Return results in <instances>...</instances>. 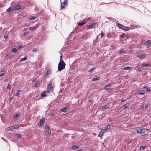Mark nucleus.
Wrapping results in <instances>:
<instances>
[{"instance_id": "obj_57", "label": "nucleus", "mask_w": 151, "mask_h": 151, "mask_svg": "<svg viewBox=\"0 0 151 151\" xmlns=\"http://www.w3.org/2000/svg\"><path fill=\"white\" fill-rule=\"evenodd\" d=\"M4 38L7 39L8 38V37L7 36L4 35Z\"/></svg>"}, {"instance_id": "obj_44", "label": "nucleus", "mask_w": 151, "mask_h": 151, "mask_svg": "<svg viewBox=\"0 0 151 151\" xmlns=\"http://www.w3.org/2000/svg\"><path fill=\"white\" fill-rule=\"evenodd\" d=\"M127 104H126L124 105H123L122 107V109H124L127 108L128 106V105H127Z\"/></svg>"}, {"instance_id": "obj_42", "label": "nucleus", "mask_w": 151, "mask_h": 151, "mask_svg": "<svg viewBox=\"0 0 151 151\" xmlns=\"http://www.w3.org/2000/svg\"><path fill=\"white\" fill-rule=\"evenodd\" d=\"M40 86V82H37L35 85L36 87H39Z\"/></svg>"}, {"instance_id": "obj_61", "label": "nucleus", "mask_w": 151, "mask_h": 151, "mask_svg": "<svg viewBox=\"0 0 151 151\" xmlns=\"http://www.w3.org/2000/svg\"><path fill=\"white\" fill-rule=\"evenodd\" d=\"M2 139H3L4 141H6V139L4 138L3 137H2Z\"/></svg>"}, {"instance_id": "obj_36", "label": "nucleus", "mask_w": 151, "mask_h": 151, "mask_svg": "<svg viewBox=\"0 0 151 151\" xmlns=\"http://www.w3.org/2000/svg\"><path fill=\"white\" fill-rule=\"evenodd\" d=\"M44 123V122L43 121L42 119L40 121V122H39L40 125V126H41Z\"/></svg>"}, {"instance_id": "obj_15", "label": "nucleus", "mask_w": 151, "mask_h": 151, "mask_svg": "<svg viewBox=\"0 0 151 151\" xmlns=\"http://www.w3.org/2000/svg\"><path fill=\"white\" fill-rule=\"evenodd\" d=\"M118 52L119 54H121L122 53H126V50L122 49L121 50H119Z\"/></svg>"}, {"instance_id": "obj_14", "label": "nucleus", "mask_w": 151, "mask_h": 151, "mask_svg": "<svg viewBox=\"0 0 151 151\" xmlns=\"http://www.w3.org/2000/svg\"><path fill=\"white\" fill-rule=\"evenodd\" d=\"M14 126H12L11 127H9L6 128V131H12L14 129Z\"/></svg>"}, {"instance_id": "obj_6", "label": "nucleus", "mask_w": 151, "mask_h": 151, "mask_svg": "<svg viewBox=\"0 0 151 151\" xmlns=\"http://www.w3.org/2000/svg\"><path fill=\"white\" fill-rule=\"evenodd\" d=\"M61 2V9H62L66 6L67 1L66 0L64 1L62 3Z\"/></svg>"}, {"instance_id": "obj_18", "label": "nucleus", "mask_w": 151, "mask_h": 151, "mask_svg": "<svg viewBox=\"0 0 151 151\" xmlns=\"http://www.w3.org/2000/svg\"><path fill=\"white\" fill-rule=\"evenodd\" d=\"M99 80V78L98 77H97L96 78H93L92 79V82H95L97 80Z\"/></svg>"}, {"instance_id": "obj_47", "label": "nucleus", "mask_w": 151, "mask_h": 151, "mask_svg": "<svg viewBox=\"0 0 151 151\" xmlns=\"http://www.w3.org/2000/svg\"><path fill=\"white\" fill-rule=\"evenodd\" d=\"M106 129H110V125L109 124H108L106 127Z\"/></svg>"}, {"instance_id": "obj_48", "label": "nucleus", "mask_w": 151, "mask_h": 151, "mask_svg": "<svg viewBox=\"0 0 151 151\" xmlns=\"http://www.w3.org/2000/svg\"><path fill=\"white\" fill-rule=\"evenodd\" d=\"M101 38H102L104 36V34L103 32H101Z\"/></svg>"}, {"instance_id": "obj_24", "label": "nucleus", "mask_w": 151, "mask_h": 151, "mask_svg": "<svg viewBox=\"0 0 151 151\" xmlns=\"http://www.w3.org/2000/svg\"><path fill=\"white\" fill-rule=\"evenodd\" d=\"M150 64H147L145 63H143V64L142 65V66L143 67H148L150 66Z\"/></svg>"}, {"instance_id": "obj_13", "label": "nucleus", "mask_w": 151, "mask_h": 151, "mask_svg": "<svg viewBox=\"0 0 151 151\" xmlns=\"http://www.w3.org/2000/svg\"><path fill=\"white\" fill-rule=\"evenodd\" d=\"M96 24L94 23L92 24H89L87 26V27L89 29L93 28V27L95 26Z\"/></svg>"}, {"instance_id": "obj_54", "label": "nucleus", "mask_w": 151, "mask_h": 151, "mask_svg": "<svg viewBox=\"0 0 151 151\" xmlns=\"http://www.w3.org/2000/svg\"><path fill=\"white\" fill-rule=\"evenodd\" d=\"M9 57V54L8 53L7 54V55L6 56L5 58H8Z\"/></svg>"}, {"instance_id": "obj_55", "label": "nucleus", "mask_w": 151, "mask_h": 151, "mask_svg": "<svg viewBox=\"0 0 151 151\" xmlns=\"http://www.w3.org/2000/svg\"><path fill=\"white\" fill-rule=\"evenodd\" d=\"M54 115V114L53 113H51L50 114V116H53Z\"/></svg>"}, {"instance_id": "obj_19", "label": "nucleus", "mask_w": 151, "mask_h": 151, "mask_svg": "<svg viewBox=\"0 0 151 151\" xmlns=\"http://www.w3.org/2000/svg\"><path fill=\"white\" fill-rule=\"evenodd\" d=\"M122 29L126 31H128L129 30V27L127 26H124L123 29Z\"/></svg>"}, {"instance_id": "obj_2", "label": "nucleus", "mask_w": 151, "mask_h": 151, "mask_svg": "<svg viewBox=\"0 0 151 151\" xmlns=\"http://www.w3.org/2000/svg\"><path fill=\"white\" fill-rule=\"evenodd\" d=\"M141 131L140 134L143 136H145L147 135L149 132V130L145 128H141Z\"/></svg>"}, {"instance_id": "obj_38", "label": "nucleus", "mask_w": 151, "mask_h": 151, "mask_svg": "<svg viewBox=\"0 0 151 151\" xmlns=\"http://www.w3.org/2000/svg\"><path fill=\"white\" fill-rule=\"evenodd\" d=\"M22 137V136L21 135H19V134H16L15 136V137L16 138H21Z\"/></svg>"}, {"instance_id": "obj_22", "label": "nucleus", "mask_w": 151, "mask_h": 151, "mask_svg": "<svg viewBox=\"0 0 151 151\" xmlns=\"http://www.w3.org/2000/svg\"><path fill=\"white\" fill-rule=\"evenodd\" d=\"M71 150H73L78 149V147L76 145H73L71 147Z\"/></svg>"}, {"instance_id": "obj_20", "label": "nucleus", "mask_w": 151, "mask_h": 151, "mask_svg": "<svg viewBox=\"0 0 151 151\" xmlns=\"http://www.w3.org/2000/svg\"><path fill=\"white\" fill-rule=\"evenodd\" d=\"M109 83H108L107 85H106L105 86L104 88L105 90H108L109 89L111 86H110V85H109Z\"/></svg>"}, {"instance_id": "obj_10", "label": "nucleus", "mask_w": 151, "mask_h": 151, "mask_svg": "<svg viewBox=\"0 0 151 151\" xmlns=\"http://www.w3.org/2000/svg\"><path fill=\"white\" fill-rule=\"evenodd\" d=\"M15 10H19L20 9V5L19 4H17L15 5L14 6V8Z\"/></svg>"}, {"instance_id": "obj_51", "label": "nucleus", "mask_w": 151, "mask_h": 151, "mask_svg": "<svg viewBox=\"0 0 151 151\" xmlns=\"http://www.w3.org/2000/svg\"><path fill=\"white\" fill-rule=\"evenodd\" d=\"M38 50V49H37V48H35V49H34L32 51L33 52H35V51H37Z\"/></svg>"}, {"instance_id": "obj_4", "label": "nucleus", "mask_w": 151, "mask_h": 151, "mask_svg": "<svg viewBox=\"0 0 151 151\" xmlns=\"http://www.w3.org/2000/svg\"><path fill=\"white\" fill-rule=\"evenodd\" d=\"M141 127H137L134 128L133 129V133L134 134L136 133L140 134L141 129Z\"/></svg>"}, {"instance_id": "obj_45", "label": "nucleus", "mask_w": 151, "mask_h": 151, "mask_svg": "<svg viewBox=\"0 0 151 151\" xmlns=\"http://www.w3.org/2000/svg\"><path fill=\"white\" fill-rule=\"evenodd\" d=\"M126 36L125 34H123L120 35V37L121 38H124Z\"/></svg>"}, {"instance_id": "obj_25", "label": "nucleus", "mask_w": 151, "mask_h": 151, "mask_svg": "<svg viewBox=\"0 0 151 151\" xmlns=\"http://www.w3.org/2000/svg\"><path fill=\"white\" fill-rule=\"evenodd\" d=\"M96 68V66L93 67L88 71V72L90 73H92L94 70Z\"/></svg>"}, {"instance_id": "obj_26", "label": "nucleus", "mask_w": 151, "mask_h": 151, "mask_svg": "<svg viewBox=\"0 0 151 151\" xmlns=\"http://www.w3.org/2000/svg\"><path fill=\"white\" fill-rule=\"evenodd\" d=\"M85 23L86 22H83L82 23L79 22L78 23V26H82L85 24Z\"/></svg>"}, {"instance_id": "obj_40", "label": "nucleus", "mask_w": 151, "mask_h": 151, "mask_svg": "<svg viewBox=\"0 0 151 151\" xmlns=\"http://www.w3.org/2000/svg\"><path fill=\"white\" fill-rule=\"evenodd\" d=\"M12 8L11 7H10L6 10V12H10L12 11Z\"/></svg>"}, {"instance_id": "obj_34", "label": "nucleus", "mask_w": 151, "mask_h": 151, "mask_svg": "<svg viewBox=\"0 0 151 151\" xmlns=\"http://www.w3.org/2000/svg\"><path fill=\"white\" fill-rule=\"evenodd\" d=\"M146 147L145 146H141L140 147V149L141 150H143Z\"/></svg>"}, {"instance_id": "obj_35", "label": "nucleus", "mask_w": 151, "mask_h": 151, "mask_svg": "<svg viewBox=\"0 0 151 151\" xmlns=\"http://www.w3.org/2000/svg\"><path fill=\"white\" fill-rule=\"evenodd\" d=\"M68 123L66 122H64L61 124V126L63 127L67 125Z\"/></svg>"}, {"instance_id": "obj_59", "label": "nucleus", "mask_w": 151, "mask_h": 151, "mask_svg": "<svg viewBox=\"0 0 151 151\" xmlns=\"http://www.w3.org/2000/svg\"><path fill=\"white\" fill-rule=\"evenodd\" d=\"M91 19V18L90 17H89L88 18H87V21H89V20H90Z\"/></svg>"}, {"instance_id": "obj_27", "label": "nucleus", "mask_w": 151, "mask_h": 151, "mask_svg": "<svg viewBox=\"0 0 151 151\" xmlns=\"http://www.w3.org/2000/svg\"><path fill=\"white\" fill-rule=\"evenodd\" d=\"M17 51V50L16 48H13L12 49L11 52L14 53H15Z\"/></svg>"}, {"instance_id": "obj_29", "label": "nucleus", "mask_w": 151, "mask_h": 151, "mask_svg": "<svg viewBox=\"0 0 151 151\" xmlns=\"http://www.w3.org/2000/svg\"><path fill=\"white\" fill-rule=\"evenodd\" d=\"M132 69V68L129 67H126L123 68V70H130Z\"/></svg>"}, {"instance_id": "obj_39", "label": "nucleus", "mask_w": 151, "mask_h": 151, "mask_svg": "<svg viewBox=\"0 0 151 151\" xmlns=\"http://www.w3.org/2000/svg\"><path fill=\"white\" fill-rule=\"evenodd\" d=\"M5 75V73L3 71L0 72V77L4 76Z\"/></svg>"}, {"instance_id": "obj_16", "label": "nucleus", "mask_w": 151, "mask_h": 151, "mask_svg": "<svg viewBox=\"0 0 151 151\" xmlns=\"http://www.w3.org/2000/svg\"><path fill=\"white\" fill-rule=\"evenodd\" d=\"M116 25L117 27H118L119 28L121 29H123L124 26L122 25V24H119V23H117V24Z\"/></svg>"}, {"instance_id": "obj_1", "label": "nucleus", "mask_w": 151, "mask_h": 151, "mask_svg": "<svg viewBox=\"0 0 151 151\" xmlns=\"http://www.w3.org/2000/svg\"><path fill=\"white\" fill-rule=\"evenodd\" d=\"M62 56L61 55L60 57V61L58 65V70L59 71H60L64 69L65 66V62L63 61L62 59Z\"/></svg>"}, {"instance_id": "obj_11", "label": "nucleus", "mask_w": 151, "mask_h": 151, "mask_svg": "<svg viewBox=\"0 0 151 151\" xmlns=\"http://www.w3.org/2000/svg\"><path fill=\"white\" fill-rule=\"evenodd\" d=\"M16 91V92L14 93V95L15 96H18L19 95V94L20 92L21 91H19V90H17Z\"/></svg>"}, {"instance_id": "obj_23", "label": "nucleus", "mask_w": 151, "mask_h": 151, "mask_svg": "<svg viewBox=\"0 0 151 151\" xmlns=\"http://www.w3.org/2000/svg\"><path fill=\"white\" fill-rule=\"evenodd\" d=\"M20 116V115L19 114H17L14 115L13 116V118L14 119H15L17 117H19Z\"/></svg>"}, {"instance_id": "obj_60", "label": "nucleus", "mask_w": 151, "mask_h": 151, "mask_svg": "<svg viewBox=\"0 0 151 151\" xmlns=\"http://www.w3.org/2000/svg\"><path fill=\"white\" fill-rule=\"evenodd\" d=\"M3 4H0V8L2 7L3 6Z\"/></svg>"}, {"instance_id": "obj_5", "label": "nucleus", "mask_w": 151, "mask_h": 151, "mask_svg": "<svg viewBox=\"0 0 151 151\" xmlns=\"http://www.w3.org/2000/svg\"><path fill=\"white\" fill-rule=\"evenodd\" d=\"M149 106L148 104L143 103L141 107V109L142 110L145 111Z\"/></svg>"}, {"instance_id": "obj_52", "label": "nucleus", "mask_w": 151, "mask_h": 151, "mask_svg": "<svg viewBox=\"0 0 151 151\" xmlns=\"http://www.w3.org/2000/svg\"><path fill=\"white\" fill-rule=\"evenodd\" d=\"M23 47H24L23 46H22V45H20L19 46H18V49H21Z\"/></svg>"}, {"instance_id": "obj_56", "label": "nucleus", "mask_w": 151, "mask_h": 151, "mask_svg": "<svg viewBox=\"0 0 151 151\" xmlns=\"http://www.w3.org/2000/svg\"><path fill=\"white\" fill-rule=\"evenodd\" d=\"M141 69H140L139 68L137 69V71L140 72L141 71Z\"/></svg>"}, {"instance_id": "obj_63", "label": "nucleus", "mask_w": 151, "mask_h": 151, "mask_svg": "<svg viewBox=\"0 0 151 151\" xmlns=\"http://www.w3.org/2000/svg\"><path fill=\"white\" fill-rule=\"evenodd\" d=\"M36 80V79H33L32 81V82H34Z\"/></svg>"}, {"instance_id": "obj_3", "label": "nucleus", "mask_w": 151, "mask_h": 151, "mask_svg": "<svg viewBox=\"0 0 151 151\" xmlns=\"http://www.w3.org/2000/svg\"><path fill=\"white\" fill-rule=\"evenodd\" d=\"M44 128L45 130V131L48 132V134H45V136L48 138H49L50 137L51 132L50 128L48 125L45 126Z\"/></svg>"}, {"instance_id": "obj_33", "label": "nucleus", "mask_w": 151, "mask_h": 151, "mask_svg": "<svg viewBox=\"0 0 151 151\" xmlns=\"http://www.w3.org/2000/svg\"><path fill=\"white\" fill-rule=\"evenodd\" d=\"M36 28L37 27L36 26L31 27L29 28V29L30 30H34L35 29H36Z\"/></svg>"}, {"instance_id": "obj_21", "label": "nucleus", "mask_w": 151, "mask_h": 151, "mask_svg": "<svg viewBox=\"0 0 151 151\" xmlns=\"http://www.w3.org/2000/svg\"><path fill=\"white\" fill-rule=\"evenodd\" d=\"M51 70H47L46 73L45 75L46 76H47L50 75V74H51Z\"/></svg>"}, {"instance_id": "obj_50", "label": "nucleus", "mask_w": 151, "mask_h": 151, "mask_svg": "<svg viewBox=\"0 0 151 151\" xmlns=\"http://www.w3.org/2000/svg\"><path fill=\"white\" fill-rule=\"evenodd\" d=\"M145 91H146L150 92L151 91V90L149 88H148L146 89V90Z\"/></svg>"}, {"instance_id": "obj_12", "label": "nucleus", "mask_w": 151, "mask_h": 151, "mask_svg": "<svg viewBox=\"0 0 151 151\" xmlns=\"http://www.w3.org/2000/svg\"><path fill=\"white\" fill-rule=\"evenodd\" d=\"M137 28V26L136 25H131L129 27V29L133 30L135 28Z\"/></svg>"}, {"instance_id": "obj_31", "label": "nucleus", "mask_w": 151, "mask_h": 151, "mask_svg": "<svg viewBox=\"0 0 151 151\" xmlns=\"http://www.w3.org/2000/svg\"><path fill=\"white\" fill-rule=\"evenodd\" d=\"M145 93V91H141L138 92V94L139 95H142L144 94Z\"/></svg>"}, {"instance_id": "obj_37", "label": "nucleus", "mask_w": 151, "mask_h": 151, "mask_svg": "<svg viewBox=\"0 0 151 151\" xmlns=\"http://www.w3.org/2000/svg\"><path fill=\"white\" fill-rule=\"evenodd\" d=\"M106 107V106H101L99 108L100 109H105Z\"/></svg>"}, {"instance_id": "obj_9", "label": "nucleus", "mask_w": 151, "mask_h": 151, "mask_svg": "<svg viewBox=\"0 0 151 151\" xmlns=\"http://www.w3.org/2000/svg\"><path fill=\"white\" fill-rule=\"evenodd\" d=\"M150 43H151V42H150L149 40H147L145 43L144 45L145 46H147V47L148 48L151 45V44H150Z\"/></svg>"}, {"instance_id": "obj_58", "label": "nucleus", "mask_w": 151, "mask_h": 151, "mask_svg": "<svg viewBox=\"0 0 151 151\" xmlns=\"http://www.w3.org/2000/svg\"><path fill=\"white\" fill-rule=\"evenodd\" d=\"M125 100H121V102H124L125 101Z\"/></svg>"}, {"instance_id": "obj_46", "label": "nucleus", "mask_w": 151, "mask_h": 151, "mask_svg": "<svg viewBox=\"0 0 151 151\" xmlns=\"http://www.w3.org/2000/svg\"><path fill=\"white\" fill-rule=\"evenodd\" d=\"M30 19L31 20H34L35 19V17L34 16L31 17L30 18Z\"/></svg>"}, {"instance_id": "obj_41", "label": "nucleus", "mask_w": 151, "mask_h": 151, "mask_svg": "<svg viewBox=\"0 0 151 151\" xmlns=\"http://www.w3.org/2000/svg\"><path fill=\"white\" fill-rule=\"evenodd\" d=\"M107 131V129H102L101 130V132H102L104 134L105 132H106Z\"/></svg>"}, {"instance_id": "obj_28", "label": "nucleus", "mask_w": 151, "mask_h": 151, "mask_svg": "<svg viewBox=\"0 0 151 151\" xmlns=\"http://www.w3.org/2000/svg\"><path fill=\"white\" fill-rule=\"evenodd\" d=\"M61 111L62 112H64L65 113H66L67 111V108H64L63 109H62L61 110Z\"/></svg>"}, {"instance_id": "obj_32", "label": "nucleus", "mask_w": 151, "mask_h": 151, "mask_svg": "<svg viewBox=\"0 0 151 151\" xmlns=\"http://www.w3.org/2000/svg\"><path fill=\"white\" fill-rule=\"evenodd\" d=\"M27 59V57H25L24 58H22L20 60V61L21 62L24 61L26 60Z\"/></svg>"}, {"instance_id": "obj_49", "label": "nucleus", "mask_w": 151, "mask_h": 151, "mask_svg": "<svg viewBox=\"0 0 151 151\" xmlns=\"http://www.w3.org/2000/svg\"><path fill=\"white\" fill-rule=\"evenodd\" d=\"M7 89H11V85L10 84H9L7 86Z\"/></svg>"}, {"instance_id": "obj_7", "label": "nucleus", "mask_w": 151, "mask_h": 151, "mask_svg": "<svg viewBox=\"0 0 151 151\" xmlns=\"http://www.w3.org/2000/svg\"><path fill=\"white\" fill-rule=\"evenodd\" d=\"M49 93V91H44L42 93L41 96L42 97H46L47 95Z\"/></svg>"}, {"instance_id": "obj_53", "label": "nucleus", "mask_w": 151, "mask_h": 151, "mask_svg": "<svg viewBox=\"0 0 151 151\" xmlns=\"http://www.w3.org/2000/svg\"><path fill=\"white\" fill-rule=\"evenodd\" d=\"M29 34L28 32H26L24 33V35H27Z\"/></svg>"}, {"instance_id": "obj_17", "label": "nucleus", "mask_w": 151, "mask_h": 151, "mask_svg": "<svg viewBox=\"0 0 151 151\" xmlns=\"http://www.w3.org/2000/svg\"><path fill=\"white\" fill-rule=\"evenodd\" d=\"M146 56V55L145 54H139L138 55L137 57H138L139 58L141 59L142 58H144Z\"/></svg>"}, {"instance_id": "obj_43", "label": "nucleus", "mask_w": 151, "mask_h": 151, "mask_svg": "<svg viewBox=\"0 0 151 151\" xmlns=\"http://www.w3.org/2000/svg\"><path fill=\"white\" fill-rule=\"evenodd\" d=\"M19 127V125H15L14 126V129H18Z\"/></svg>"}, {"instance_id": "obj_62", "label": "nucleus", "mask_w": 151, "mask_h": 151, "mask_svg": "<svg viewBox=\"0 0 151 151\" xmlns=\"http://www.w3.org/2000/svg\"><path fill=\"white\" fill-rule=\"evenodd\" d=\"M77 151H83L82 149H80L79 150H77Z\"/></svg>"}, {"instance_id": "obj_30", "label": "nucleus", "mask_w": 151, "mask_h": 151, "mask_svg": "<svg viewBox=\"0 0 151 151\" xmlns=\"http://www.w3.org/2000/svg\"><path fill=\"white\" fill-rule=\"evenodd\" d=\"M103 134L102 132L101 131L99 132L98 136L99 137H101L103 136Z\"/></svg>"}, {"instance_id": "obj_8", "label": "nucleus", "mask_w": 151, "mask_h": 151, "mask_svg": "<svg viewBox=\"0 0 151 151\" xmlns=\"http://www.w3.org/2000/svg\"><path fill=\"white\" fill-rule=\"evenodd\" d=\"M47 88L49 90H51L53 88V86L52 84V82L50 81L48 85Z\"/></svg>"}, {"instance_id": "obj_64", "label": "nucleus", "mask_w": 151, "mask_h": 151, "mask_svg": "<svg viewBox=\"0 0 151 151\" xmlns=\"http://www.w3.org/2000/svg\"><path fill=\"white\" fill-rule=\"evenodd\" d=\"M92 101H93V100H90V102H91V103L92 102Z\"/></svg>"}]
</instances>
